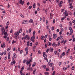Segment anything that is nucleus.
<instances>
[{"instance_id": "f03ea898", "label": "nucleus", "mask_w": 75, "mask_h": 75, "mask_svg": "<svg viewBox=\"0 0 75 75\" xmlns=\"http://www.w3.org/2000/svg\"><path fill=\"white\" fill-rule=\"evenodd\" d=\"M35 35V31H34L33 32V36L32 37V38H33V39H35V36L34 35Z\"/></svg>"}, {"instance_id": "a19ab883", "label": "nucleus", "mask_w": 75, "mask_h": 75, "mask_svg": "<svg viewBox=\"0 0 75 75\" xmlns=\"http://www.w3.org/2000/svg\"><path fill=\"white\" fill-rule=\"evenodd\" d=\"M9 24H10V22L9 21L6 24L7 26H8V25H9Z\"/></svg>"}, {"instance_id": "79ce46f5", "label": "nucleus", "mask_w": 75, "mask_h": 75, "mask_svg": "<svg viewBox=\"0 0 75 75\" xmlns=\"http://www.w3.org/2000/svg\"><path fill=\"white\" fill-rule=\"evenodd\" d=\"M49 50H50V49H47V50H46V52L47 53H48V51H49Z\"/></svg>"}, {"instance_id": "c85d7f7f", "label": "nucleus", "mask_w": 75, "mask_h": 75, "mask_svg": "<svg viewBox=\"0 0 75 75\" xmlns=\"http://www.w3.org/2000/svg\"><path fill=\"white\" fill-rule=\"evenodd\" d=\"M67 68L66 67H65L63 68V70L64 71H65V70H67Z\"/></svg>"}, {"instance_id": "aec40b11", "label": "nucleus", "mask_w": 75, "mask_h": 75, "mask_svg": "<svg viewBox=\"0 0 75 75\" xmlns=\"http://www.w3.org/2000/svg\"><path fill=\"white\" fill-rule=\"evenodd\" d=\"M44 36L43 35L42 36H41V40H44Z\"/></svg>"}, {"instance_id": "9d476101", "label": "nucleus", "mask_w": 75, "mask_h": 75, "mask_svg": "<svg viewBox=\"0 0 75 75\" xmlns=\"http://www.w3.org/2000/svg\"><path fill=\"white\" fill-rule=\"evenodd\" d=\"M30 62L29 61H28V60H27V62H26V64L27 65H28V64H30Z\"/></svg>"}, {"instance_id": "a878e982", "label": "nucleus", "mask_w": 75, "mask_h": 75, "mask_svg": "<svg viewBox=\"0 0 75 75\" xmlns=\"http://www.w3.org/2000/svg\"><path fill=\"white\" fill-rule=\"evenodd\" d=\"M28 47H27L25 48V51H28Z\"/></svg>"}, {"instance_id": "f3484780", "label": "nucleus", "mask_w": 75, "mask_h": 75, "mask_svg": "<svg viewBox=\"0 0 75 75\" xmlns=\"http://www.w3.org/2000/svg\"><path fill=\"white\" fill-rule=\"evenodd\" d=\"M33 8H35V3H34L33 6Z\"/></svg>"}, {"instance_id": "58836bf2", "label": "nucleus", "mask_w": 75, "mask_h": 75, "mask_svg": "<svg viewBox=\"0 0 75 75\" xmlns=\"http://www.w3.org/2000/svg\"><path fill=\"white\" fill-rule=\"evenodd\" d=\"M30 69H31V68L30 67L27 68V70L28 71V70H30Z\"/></svg>"}, {"instance_id": "680f3d73", "label": "nucleus", "mask_w": 75, "mask_h": 75, "mask_svg": "<svg viewBox=\"0 0 75 75\" xmlns=\"http://www.w3.org/2000/svg\"><path fill=\"white\" fill-rule=\"evenodd\" d=\"M73 8V6H70V8L72 9Z\"/></svg>"}, {"instance_id": "7c9ffc66", "label": "nucleus", "mask_w": 75, "mask_h": 75, "mask_svg": "<svg viewBox=\"0 0 75 75\" xmlns=\"http://www.w3.org/2000/svg\"><path fill=\"white\" fill-rule=\"evenodd\" d=\"M7 38V36L6 35H5L4 36V38H5V39Z\"/></svg>"}, {"instance_id": "e433bc0d", "label": "nucleus", "mask_w": 75, "mask_h": 75, "mask_svg": "<svg viewBox=\"0 0 75 75\" xmlns=\"http://www.w3.org/2000/svg\"><path fill=\"white\" fill-rule=\"evenodd\" d=\"M31 8H32V6H29L28 7L29 9H31Z\"/></svg>"}, {"instance_id": "bb28decb", "label": "nucleus", "mask_w": 75, "mask_h": 75, "mask_svg": "<svg viewBox=\"0 0 75 75\" xmlns=\"http://www.w3.org/2000/svg\"><path fill=\"white\" fill-rule=\"evenodd\" d=\"M31 31H32V29L31 28H30L29 30V33H30L31 32Z\"/></svg>"}, {"instance_id": "4468645a", "label": "nucleus", "mask_w": 75, "mask_h": 75, "mask_svg": "<svg viewBox=\"0 0 75 75\" xmlns=\"http://www.w3.org/2000/svg\"><path fill=\"white\" fill-rule=\"evenodd\" d=\"M43 57H44V56H47V54H46V52H43Z\"/></svg>"}, {"instance_id": "338daca9", "label": "nucleus", "mask_w": 75, "mask_h": 75, "mask_svg": "<svg viewBox=\"0 0 75 75\" xmlns=\"http://www.w3.org/2000/svg\"><path fill=\"white\" fill-rule=\"evenodd\" d=\"M43 2L44 3V4H45L46 3V1H43Z\"/></svg>"}, {"instance_id": "c756f323", "label": "nucleus", "mask_w": 75, "mask_h": 75, "mask_svg": "<svg viewBox=\"0 0 75 75\" xmlns=\"http://www.w3.org/2000/svg\"><path fill=\"white\" fill-rule=\"evenodd\" d=\"M63 36H62V35H61L60 36V40H62L63 38Z\"/></svg>"}, {"instance_id": "cd10ccee", "label": "nucleus", "mask_w": 75, "mask_h": 75, "mask_svg": "<svg viewBox=\"0 0 75 75\" xmlns=\"http://www.w3.org/2000/svg\"><path fill=\"white\" fill-rule=\"evenodd\" d=\"M71 33L69 34L70 35H72V33H73V30H71V31H70Z\"/></svg>"}, {"instance_id": "37998d69", "label": "nucleus", "mask_w": 75, "mask_h": 75, "mask_svg": "<svg viewBox=\"0 0 75 75\" xmlns=\"http://www.w3.org/2000/svg\"><path fill=\"white\" fill-rule=\"evenodd\" d=\"M43 68H46V66L45 65H44L43 66Z\"/></svg>"}, {"instance_id": "4c0bfd02", "label": "nucleus", "mask_w": 75, "mask_h": 75, "mask_svg": "<svg viewBox=\"0 0 75 75\" xmlns=\"http://www.w3.org/2000/svg\"><path fill=\"white\" fill-rule=\"evenodd\" d=\"M21 31H22V29H21L20 30H19V33H21Z\"/></svg>"}, {"instance_id": "f257e3e1", "label": "nucleus", "mask_w": 75, "mask_h": 75, "mask_svg": "<svg viewBox=\"0 0 75 75\" xmlns=\"http://www.w3.org/2000/svg\"><path fill=\"white\" fill-rule=\"evenodd\" d=\"M24 39L25 40H29L30 39V38L29 37L28 35H27L25 37Z\"/></svg>"}, {"instance_id": "c9c22d12", "label": "nucleus", "mask_w": 75, "mask_h": 75, "mask_svg": "<svg viewBox=\"0 0 75 75\" xmlns=\"http://www.w3.org/2000/svg\"><path fill=\"white\" fill-rule=\"evenodd\" d=\"M66 43H67V40H65L64 42V45H65V44Z\"/></svg>"}, {"instance_id": "4d7b16f0", "label": "nucleus", "mask_w": 75, "mask_h": 75, "mask_svg": "<svg viewBox=\"0 0 75 75\" xmlns=\"http://www.w3.org/2000/svg\"><path fill=\"white\" fill-rule=\"evenodd\" d=\"M45 48H47V45L46 44H45Z\"/></svg>"}, {"instance_id": "864d4df0", "label": "nucleus", "mask_w": 75, "mask_h": 75, "mask_svg": "<svg viewBox=\"0 0 75 75\" xmlns=\"http://www.w3.org/2000/svg\"><path fill=\"white\" fill-rule=\"evenodd\" d=\"M55 71H54L52 74V75H54L55 74Z\"/></svg>"}, {"instance_id": "a211bd4d", "label": "nucleus", "mask_w": 75, "mask_h": 75, "mask_svg": "<svg viewBox=\"0 0 75 75\" xmlns=\"http://www.w3.org/2000/svg\"><path fill=\"white\" fill-rule=\"evenodd\" d=\"M16 41H14V40H13L12 41V44H13L14 43L15 44L16 43Z\"/></svg>"}, {"instance_id": "39448f33", "label": "nucleus", "mask_w": 75, "mask_h": 75, "mask_svg": "<svg viewBox=\"0 0 75 75\" xmlns=\"http://www.w3.org/2000/svg\"><path fill=\"white\" fill-rule=\"evenodd\" d=\"M64 14L66 16H68V14L67 13V12L66 11H65L64 13Z\"/></svg>"}, {"instance_id": "69168bd1", "label": "nucleus", "mask_w": 75, "mask_h": 75, "mask_svg": "<svg viewBox=\"0 0 75 75\" xmlns=\"http://www.w3.org/2000/svg\"><path fill=\"white\" fill-rule=\"evenodd\" d=\"M57 52L56 51H55L54 52V54L55 55H56L57 54Z\"/></svg>"}, {"instance_id": "052dcab7", "label": "nucleus", "mask_w": 75, "mask_h": 75, "mask_svg": "<svg viewBox=\"0 0 75 75\" xmlns=\"http://www.w3.org/2000/svg\"><path fill=\"white\" fill-rule=\"evenodd\" d=\"M62 55H63V56H64V55H65V53L64 52H63L62 53Z\"/></svg>"}, {"instance_id": "5701e85b", "label": "nucleus", "mask_w": 75, "mask_h": 75, "mask_svg": "<svg viewBox=\"0 0 75 75\" xmlns=\"http://www.w3.org/2000/svg\"><path fill=\"white\" fill-rule=\"evenodd\" d=\"M13 57H14V58H16V57H17V55H16V54H15V53H14L13 54Z\"/></svg>"}, {"instance_id": "a18cd8bd", "label": "nucleus", "mask_w": 75, "mask_h": 75, "mask_svg": "<svg viewBox=\"0 0 75 75\" xmlns=\"http://www.w3.org/2000/svg\"><path fill=\"white\" fill-rule=\"evenodd\" d=\"M24 67L23 66L22 68L21 69V71H23V70H24Z\"/></svg>"}, {"instance_id": "0eeeda50", "label": "nucleus", "mask_w": 75, "mask_h": 75, "mask_svg": "<svg viewBox=\"0 0 75 75\" xmlns=\"http://www.w3.org/2000/svg\"><path fill=\"white\" fill-rule=\"evenodd\" d=\"M53 38H56L57 37V35L55 34H53Z\"/></svg>"}, {"instance_id": "ddd939ff", "label": "nucleus", "mask_w": 75, "mask_h": 75, "mask_svg": "<svg viewBox=\"0 0 75 75\" xmlns=\"http://www.w3.org/2000/svg\"><path fill=\"white\" fill-rule=\"evenodd\" d=\"M35 65H36V63L34 62L32 66V67H34L35 66Z\"/></svg>"}, {"instance_id": "774afa93", "label": "nucleus", "mask_w": 75, "mask_h": 75, "mask_svg": "<svg viewBox=\"0 0 75 75\" xmlns=\"http://www.w3.org/2000/svg\"><path fill=\"white\" fill-rule=\"evenodd\" d=\"M22 53H23V50H21L20 51V54H22Z\"/></svg>"}, {"instance_id": "6e6552de", "label": "nucleus", "mask_w": 75, "mask_h": 75, "mask_svg": "<svg viewBox=\"0 0 75 75\" xmlns=\"http://www.w3.org/2000/svg\"><path fill=\"white\" fill-rule=\"evenodd\" d=\"M8 59H10V52H9L8 53Z\"/></svg>"}, {"instance_id": "6e6d98bb", "label": "nucleus", "mask_w": 75, "mask_h": 75, "mask_svg": "<svg viewBox=\"0 0 75 75\" xmlns=\"http://www.w3.org/2000/svg\"><path fill=\"white\" fill-rule=\"evenodd\" d=\"M64 42V40H62L61 41V44H62V43H63V42Z\"/></svg>"}, {"instance_id": "dca6fc26", "label": "nucleus", "mask_w": 75, "mask_h": 75, "mask_svg": "<svg viewBox=\"0 0 75 75\" xmlns=\"http://www.w3.org/2000/svg\"><path fill=\"white\" fill-rule=\"evenodd\" d=\"M37 71V70L36 69H35L33 71V74L34 75H35V71Z\"/></svg>"}, {"instance_id": "4be33fe9", "label": "nucleus", "mask_w": 75, "mask_h": 75, "mask_svg": "<svg viewBox=\"0 0 75 75\" xmlns=\"http://www.w3.org/2000/svg\"><path fill=\"white\" fill-rule=\"evenodd\" d=\"M33 61V58L31 57V59H30L29 62H31Z\"/></svg>"}, {"instance_id": "c03bdc74", "label": "nucleus", "mask_w": 75, "mask_h": 75, "mask_svg": "<svg viewBox=\"0 0 75 75\" xmlns=\"http://www.w3.org/2000/svg\"><path fill=\"white\" fill-rule=\"evenodd\" d=\"M16 34L17 36H18V35H19V32L18 31L17 33H16Z\"/></svg>"}, {"instance_id": "13d9d810", "label": "nucleus", "mask_w": 75, "mask_h": 75, "mask_svg": "<svg viewBox=\"0 0 75 75\" xmlns=\"http://www.w3.org/2000/svg\"><path fill=\"white\" fill-rule=\"evenodd\" d=\"M55 43L54 42L53 43L52 45L53 47H54L55 46Z\"/></svg>"}, {"instance_id": "bf43d9fd", "label": "nucleus", "mask_w": 75, "mask_h": 75, "mask_svg": "<svg viewBox=\"0 0 75 75\" xmlns=\"http://www.w3.org/2000/svg\"><path fill=\"white\" fill-rule=\"evenodd\" d=\"M74 69H75V68L74 66H73V67L72 68V70H74Z\"/></svg>"}, {"instance_id": "2f4dec72", "label": "nucleus", "mask_w": 75, "mask_h": 75, "mask_svg": "<svg viewBox=\"0 0 75 75\" xmlns=\"http://www.w3.org/2000/svg\"><path fill=\"white\" fill-rule=\"evenodd\" d=\"M9 40H10V38L9 37H8L6 39V41H9Z\"/></svg>"}, {"instance_id": "20e7f679", "label": "nucleus", "mask_w": 75, "mask_h": 75, "mask_svg": "<svg viewBox=\"0 0 75 75\" xmlns=\"http://www.w3.org/2000/svg\"><path fill=\"white\" fill-rule=\"evenodd\" d=\"M23 23L25 24H28V21L27 20H25L23 21Z\"/></svg>"}, {"instance_id": "603ef678", "label": "nucleus", "mask_w": 75, "mask_h": 75, "mask_svg": "<svg viewBox=\"0 0 75 75\" xmlns=\"http://www.w3.org/2000/svg\"><path fill=\"white\" fill-rule=\"evenodd\" d=\"M62 64V62H60L59 63V66H61V65Z\"/></svg>"}, {"instance_id": "72a5a7b5", "label": "nucleus", "mask_w": 75, "mask_h": 75, "mask_svg": "<svg viewBox=\"0 0 75 75\" xmlns=\"http://www.w3.org/2000/svg\"><path fill=\"white\" fill-rule=\"evenodd\" d=\"M60 39V38L59 37H58L56 39V41H59V40Z\"/></svg>"}, {"instance_id": "393cba45", "label": "nucleus", "mask_w": 75, "mask_h": 75, "mask_svg": "<svg viewBox=\"0 0 75 75\" xmlns=\"http://www.w3.org/2000/svg\"><path fill=\"white\" fill-rule=\"evenodd\" d=\"M29 22L30 23H33V20H32V19H30L29 21Z\"/></svg>"}, {"instance_id": "6ab92c4d", "label": "nucleus", "mask_w": 75, "mask_h": 75, "mask_svg": "<svg viewBox=\"0 0 75 75\" xmlns=\"http://www.w3.org/2000/svg\"><path fill=\"white\" fill-rule=\"evenodd\" d=\"M47 56H43V57H44V59L45 60H47Z\"/></svg>"}, {"instance_id": "09e8293b", "label": "nucleus", "mask_w": 75, "mask_h": 75, "mask_svg": "<svg viewBox=\"0 0 75 75\" xmlns=\"http://www.w3.org/2000/svg\"><path fill=\"white\" fill-rule=\"evenodd\" d=\"M25 62H26V60H25V59L23 61V64H25Z\"/></svg>"}, {"instance_id": "1a4fd4ad", "label": "nucleus", "mask_w": 75, "mask_h": 75, "mask_svg": "<svg viewBox=\"0 0 75 75\" xmlns=\"http://www.w3.org/2000/svg\"><path fill=\"white\" fill-rule=\"evenodd\" d=\"M47 45L48 46H50V47H51V46L52 44H51V43L50 42H48Z\"/></svg>"}, {"instance_id": "2eb2a0df", "label": "nucleus", "mask_w": 75, "mask_h": 75, "mask_svg": "<svg viewBox=\"0 0 75 75\" xmlns=\"http://www.w3.org/2000/svg\"><path fill=\"white\" fill-rule=\"evenodd\" d=\"M54 65V64L53 63H50V67H52Z\"/></svg>"}, {"instance_id": "5fc2aeb1", "label": "nucleus", "mask_w": 75, "mask_h": 75, "mask_svg": "<svg viewBox=\"0 0 75 75\" xmlns=\"http://www.w3.org/2000/svg\"><path fill=\"white\" fill-rule=\"evenodd\" d=\"M57 33H58L59 31V29H57Z\"/></svg>"}, {"instance_id": "f8f14e48", "label": "nucleus", "mask_w": 75, "mask_h": 75, "mask_svg": "<svg viewBox=\"0 0 75 75\" xmlns=\"http://www.w3.org/2000/svg\"><path fill=\"white\" fill-rule=\"evenodd\" d=\"M35 39H33V38H32V37H31V39H30V40L31 41H32L33 42H34V40Z\"/></svg>"}, {"instance_id": "49530a36", "label": "nucleus", "mask_w": 75, "mask_h": 75, "mask_svg": "<svg viewBox=\"0 0 75 75\" xmlns=\"http://www.w3.org/2000/svg\"><path fill=\"white\" fill-rule=\"evenodd\" d=\"M7 32H5V33H4V35H7Z\"/></svg>"}, {"instance_id": "7ed1b4c3", "label": "nucleus", "mask_w": 75, "mask_h": 75, "mask_svg": "<svg viewBox=\"0 0 75 75\" xmlns=\"http://www.w3.org/2000/svg\"><path fill=\"white\" fill-rule=\"evenodd\" d=\"M20 3L22 4V5H23L24 3V1H22V0H20Z\"/></svg>"}, {"instance_id": "e2e57ef3", "label": "nucleus", "mask_w": 75, "mask_h": 75, "mask_svg": "<svg viewBox=\"0 0 75 75\" xmlns=\"http://www.w3.org/2000/svg\"><path fill=\"white\" fill-rule=\"evenodd\" d=\"M59 35H61V34H62V31H60L59 32Z\"/></svg>"}, {"instance_id": "ea45409f", "label": "nucleus", "mask_w": 75, "mask_h": 75, "mask_svg": "<svg viewBox=\"0 0 75 75\" xmlns=\"http://www.w3.org/2000/svg\"><path fill=\"white\" fill-rule=\"evenodd\" d=\"M49 70H50V68H47L46 69V71H48Z\"/></svg>"}, {"instance_id": "f704fd0d", "label": "nucleus", "mask_w": 75, "mask_h": 75, "mask_svg": "<svg viewBox=\"0 0 75 75\" xmlns=\"http://www.w3.org/2000/svg\"><path fill=\"white\" fill-rule=\"evenodd\" d=\"M10 49H11V47H10L9 48L7 49V51H10Z\"/></svg>"}, {"instance_id": "473e14b6", "label": "nucleus", "mask_w": 75, "mask_h": 75, "mask_svg": "<svg viewBox=\"0 0 75 75\" xmlns=\"http://www.w3.org/2000/svg\"><path fill=\"white\" fill-rule=\"evenodd\" d=\"M69 30H70V31H71V30H72V28L71 27H69Z\"/></svg>"}, {"instance_id": "423d86ee", "label": "nucleus", "mask_w": 75, "mask_h": 75, "mask_svg": "<svg viewBox=\"0 0 75 75\" xmlns=\"http://www.w3.org/2000/svg\"><path fill=\"white\" fill-rule=\"evenodd\" d=\"M49 51L52 52H53V51H54V49H53V48H50Z\"/></svg>"}, {"instance_id": "3c124183", "label": "nucleus", "mask_w": 75, "mask_h": 75, "mask_svg": "<svg viewBox=\"0 0 75 75\" xmlns=\"http://www.w3.org/2000/svg\"><path fill=\"white\" fill-rule=\"evenodd\" d=\"M45 17L43 18V21L44 22H45Z\"/></svg>"}, {"instance_id": "9b49d317", "label": "nucleus", "mask_w": 75, "mask_h": 75, "mask_svg": "<svg viewBox=\"0 0 75 75\" xmlns=\"http://www.w3.org/2000/svg\"><path fill=\"white\" fill-rule=\"evenodd\" d=\"M44 74L45 75H48L50 74V73L48 72H44Z\"/></svg>"}, {"instance_id": "8fccbe9b", "label": "nucleus", "mask_w": 75, "mask_h": 75, "mask_svg": "<svg viewBox=\"0 0 75 75\" xmlns=\"http://www.w3.org/2000/svg\"><path fill=\"white\" fill-rule=\"evenodd\" d=\"M22 73H23V70H21L20 71V74H22Z\"/></svg>"}, {"instance_id": "0e129e2a", "label": "nucleus", "mask_w": 75, "mask_h": 75, "mask_svg": "<svg viewBox=\"0 0 75 75\" xmlns=\"http://www.w3.org/2000/svg\"><path fill=\"white\" fill-rule=\"evenodd\" d=\"M59 7H61V6H62V4H59Z\"/></svg>"}, {"instance_id": "de8ad7c7", "label": "nucleus", "mask_w": 75, "mask_h": 75, "mask_svg": "<svg viewBox=\"0 0 75 75\" xmlns=\"http://www.w3.org/2000/svg\"><path fill=\"white\" fill-rule=\"evenodd\" d=\"M44 38L45 39L47 38V35H45L44 37Z\"/></svg>"}, {"instance_id": "412c9836", "label": "nucleus", "mask_w": 75, "mask_h": 75, "mask_svg": "<svg viewBox=\"0 0 75 75\" xmlns=\"http://www.w3.org/2000/svg\"><path fill=\"white\" fill-rule=\"evenodd\" d=\"M30 43V41H28L27 42V46L28 47H29V44Z\"/></svg>"}, {"instance_id": "b1692460", "label": "nucleus", "mask_w": 75, "mask_h": 75, "mask_svg": "<svg viewBox=\"0 0 75 75\" xmlns=\"http://www.w3.org/2000/svg\"><path fill=\"white\" fill-rule=\"evenodd\" d=\"M1 31L3 32V31H4V27H2V28H1Z\"/></svg>"}]
</instances>
